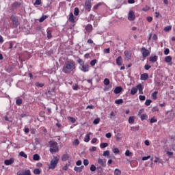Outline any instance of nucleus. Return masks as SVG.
<instances>
[{
	"instance_id": "nucleus-15",
	"label": "nucleus",
	"mask_w": 175,
	"mask_h": 175,
	"mask_svg": "<svg viewBox=\"0 0 175 175\" xmlns=\"http://www.w3.org/2000/svg\"><path fill=\"white\" fill-rule=\"evenodd\" d=\"M83 169H84V165H81V167H75L74 170L75 172H78L79 173L83 172Z\"/></svg>"
},
{
	"instance_id": "nucleus-27",
	"label": "nucleus",
	"mask_w": 175,
	"mask_h": 175,
	"mask_svg": "<svg viewBox=\"0 0 175 175\" xmlns=\"http://www.w3.org/2000/svg\"><path fill=\"white\" fill-rule=\"evenodd\" d=\"M135 122V117L130 116L129 118V124H134Z\"/></svg>"
},
{
	"instance_id": "nucleus-61",
	"label": "nucleus",
	"mask_w": 175,
	"mask_h": 175,
	"mask_svg": "<svg viewBox=\"0 0 175 175\" xmlns=\"http://www.w3.org/2000/svg\"><path fill=\"white\" fill-rule=\"evenodd\" d=\"M105 137H107V139H110V137H111V133H108L105 135Z\"/></svg>"
},
{
	"instance_id": "nucleus-63",
	"label": "nucleus",
	"mask_w": 175,
	"mask_h": 175,
	"mask_svg": "<svg viewBox=\"0 0 175 175\" xmlns=\"http://www.w3.org/2000/svg\"><path fill=\"white\" fill-rule=\"evenodd\" d=\"M146 20H147V21H148V23H151V21H152V17H151V16H148V17L146 18Z\"/></svg>"
},
{
	"instance_id": "nucleus-53",
	"label": "nucleus",
	"mask_w": 175,
	"mask_h": 175,
	"mask_svg": "<svg viewBox=\"0 0 175 175\" xmlns=\"http://www.w3.org/2000/svg\"><path fill=\"white\" fill-rule=\"evenodd\" d=\"M113 152L114 154H118L120 152V149H118V148H116L113 149Z\"/></svg>"
},
{
	"instance_id": "nucleus-14",
	"label": "nucleus",
	"mask_w": 175,
	"mask_h": 175,
	"mask_svg": "<svg viewBox=\"0 0 175 175\" xmlns=\"http://www.w3.org/2000/svg\"><path fill=\"white\" fill-rule=\"evenodd\" d=\"M116 64L117 65H118L119 66H121V65H122V57L121 56H119L117 59H116Z\"/></svg>"
},
{
	"instance_id": "nucleus-37",
	"label": "nucleus",
	"mask_w": 175,
	"mask_h": 175,
	"mask_svg": "<svg viewBox=\"0 0 175 175\" xmlns=\"http://www.w3.org/2000/svg\"><path fill=\"white\" fill-rule=\"evenodd\" d=\"M100 121V119L99 118H97L94 120L93 124H94V125H98Z\"/></svg>"
},
{
	"instance_id": "nucleus-30",
	"label": "nucleus",
	"mask_w": 175,
	"mask_h": 175,
	"mask_svg": "<svg viewBox=\"0 0 175 175\" xmlns=\"http://www.w3.org/2000/svg\"><path fill=\"white\" fill-rule=\"evenodd\" d=\"M68 121H70L72 124H75L76 122V119L73 117L68 116Z\"/></svg>"
},
{
	"instance_id": "nucleus-39",
	"label": "nucleus",
	"mask_w": 175,
	"mask_h": 175,
	"mask_svg": "<svg viewBox=\"0 0 175 175\" xmlns=\"http://www.w3.org/2000/svg\"><path fill=\"white\" fill-rule=\"evenodd\" d=\"M114 175H121V170L116 169L114 171Z\"/></svg>"
},
{
	"instance_id": "nucleus-6",
	"label": "nucleus",
	"mask_w": 175,
	"mask_h": 175,
	"mask_svg": "<svg viewBox=\"0 0 175 175\" xmlns=\"http://www.w3.org/2000/svg\"><path fill=\"white\" fill-rule=\"evenodd\" d=\"M141 52L142 53L144 58H147V57L150 55V51H148L144 47L142 48Z\"/></svg>"
},
{
	"instance_id": "nucleus-25",
	"label": "nucleus",
	"mask_w": 175,
	"mask_h": 175,
	"mask_svg": "<svg viewBox=\"0 0 175 175\" xmlns=\"http://www.w3.org/2000/svg\"><path fill=\"white\" fill-rule=\"evenodd\" d=\"M137 92V88H132L131 90V95H135Z\"/></svg>"
},
{
	"instance_id": "nucleus-58",
	"label": "nucleus",
	"mask_w": 175,
	"mask_h": 175,
	"mask_svg": "<svg viewBox=\"0 0 175 175\" xmlns=\"http://www.w3.org/2000/svg\"><path fill=\"white\" fill-rule=\"evenodd\" d=\"M143 12H147L148 10H150V7L146 6L145 8H142Z\"/></svg>"
},
{
	"instance_id": "nucleus-33",
	"label": "nucleus",
	"mask_w": 175,
	"mask_h": 175,
	"mask_svg": "<svg viewBox=\"0 0 175 175\" xmlns=\"http://www.w3.org/2000/svg\"><path fill=\"white\" fill-rule=\"evenodd\" d=\"M147 118H148V116H147V114H142L141 116L142 121H144V120H147Z\"/></svg>"
},
{
	"instance_id": "nucleus-38",
	"label": "nucleus",
	"mask_w": 175,
	"mask_h": 175,
	"mask_svg": "<svg viewBox=\"0 0 175 175\" xmlns=\"http://www.w3.org/2000/svg\"><path fill=\"white\" fill-rule=\"evenodd\" d=\"M12 24H13V26L16 28L18 26V21L15 20L14 21H12Z\"/></svg>"
},
{
	"instance_id": "nucleus-31",
	"label": "nucleus",
	"mask_w": 175,
	"mask_h": 175,
	"mask_svg": "<svg viewBox=\"0 0 175 175\" xmlns=\"http://www.w3.org/2000/svg\"><path fill=\"white\" fill-rule=\"evenodd\" d=\"M108 146H109V144L107 143H101L100 144V148H106V147H108Z\"/></svg>"
},
{
	"instance_id": "nucleus-43",
	"label": "nucleus",
	"mask_w": 175,
	"mask_h": 175,
	"mask_svg": "<svg viewBox=\"0 0 175 175\" xmlns=\"http://www.w3.org/2000/svg\"><path fill=\"white\" fill-rule=\"evenodd\" d=\"M139 126H133L131 128V131H132L133 132H135V131H139Z\"/></svg>"
},
{
	"instance_id": "nucleus-23",
	"label": "nucleus",
	"mask_w": 175,
	"mask_h": 175,
	"mask_svg": "<svg viewBox=\"0 0 175 175\" xmlns=\"http://www.w3.org/2000/svg\"><path fill=\"white\" fill-rule=\"evenodd\" d=\"M23 104V99L21 98H18L16 100V105H17V106H21V105Z\"/></svg>"
},
{
	"instance_id": "nucleus-56",
	"label": "nucleus",
	"mask_w": 175,
	"mask_h": 175,
	"mask_svg": "<svg viewBox=\"0 0 175 175\" xmlns=\"http://www.w3.org/2000/svg\"><path fill=\"white\" fill-rule=\"evenodd\" d=\"M169 53H170V50H169V49L167 48L166 49H165L164 51L165 55H168Z\"/></svg>"
},
{
	"instance_id": "nucleus-29",
	"label": "nucleus",
	"mask_w": 175,
	"mask_h": 175,
	"mask_svg": "<svg viewBox=\"0 0 175 175\" xmlns=\"http://www.w3.org/2000/svg\"><path fill=\"white\" fill-rule=\"evenodd\" d=\"M19 155L20 157H22L23 158H28V155H27V154H25V152H24V151H21L20 153H19Z\"/></svg>"
},
{
	"instance_id": "nucleus-21",
	"label": "nucleus",
	"mask_w": 175,
	"mask_h": 175,
	"mask_svg": "<svg viewBox=\"0 0 175 175\" xmlns=\"http://www.w3.org/2000/svg\"><path fill=\"white\" fill-rule=\"evenodd\" d=\"M90 135H91V133H90L89 134H87L85 136V138H84V142H85V143H88V142H90Z\"/></svg>"
},
{
	"instance_id": "nucleus-35",
	"label": "nucleus",
	"mask_w": 175,
	"mask_h": 175,
	"mask_svg": "<svg viewBox=\"0 0 175 175\" xmlns=\"http://www.w3.org/2000/svg\"><path fill=\"white\" fill-rule=\"evenodd\" d=\"M104 84L105 85H109V84H110V80L107 78H105L104 79Z\"/></svg>"
},
{
	"instance_id": "nucleus-1",
	"label": "nucleus",
	"mask_w": 175,
	"mask_h": 175,
	"mask_svg": "<svg viewBox=\"0 0 175 175\" xmlns=\"http://www.w3.org/2000/svg\"><path fill=\"white\" fill-rule=\"evenodd\" d=\"M76 69V64L73 61H67L65 62L62 71L64 73H70V72H73Z\"/></svg>"
},
{
	"instance_id": "nucleus-45",
	"label": "nucleus",
	"mask_w": 175,
	"mask_h": 175,
	"mask_svg": "<svg viewBox=\"0 0 175 175\" xmlns=\"http://www.w3.org/2000/svg\"><path fill=\"white\" fill-rule=\"evenodd\" d=\"M103 157H109L110 155V151L106 150L103 152Z\"/></svg>"
},
{
	"instance_id": "nucleus-26",
	"label": "nucleus",
	"mask_w": 175,
	"mask_h": 175,
	"mask_svg": "<svg viewBox=\"0 0 175 175\" xmlns=\"http://www.w3.org/2000/svg\"><path fill=\"white\" fill-rule=\"evenodd\" d=\"M33 161H39L40 159V156L38 154H33Z\"/></svg>"
},
{
	"instance_id": "nucleus-60",
	"label": "nucleus",
	"mask_w": 175,
	"mask_h": 175,
	"mask_svg": "<svg viewBox=\"0 0 175 175\" xmlns=\"http://www.w3.org/2000/svg\"><path fill=\"white\" fill-rule=\"evenodd\" d=\"M86 109H91L92 110H94L95 107H94V105H88Z\"/></svg>"
},
{
	"instance_id": "nucleus-55",
	"label": "nucleus",
	"mask_w": 175,
	"mask_h": 175,
	"mask_svg": "<svg viewBox=\"0 0 175 175\" xmlns=\"http://www.w3.org/2000/svg\"><path fill=\"white\" fill-rule=\"evenodd\" d=\"M139 100H146V96L139 95Z\"/></svg>"
},
{
	"instance_id": "nucleus-50",
	"label": "nucleus",
	"mask_w": 175,
	"mask_h": 175,
	"mask_svg": "<svg viewBox=\"0 0 175 175\" xmlns=\"http://www.w3.org/2000/svg\"><path fill=\"white\" fill-rule=\"evenodd\" d=\"M104 54H110V48L104 49Z\"/></svg>"
},
{
	"instance_id": "nucleus-10",
	"label": "nucleus",
	"mask_w": 175,
	"mask_h": 175,
	"mask_svg": "<svg viewBox=\"0 0 175 175\" xmlns=\"http://www.w3.org/2000/svg\"><path fill=\"white\" fill-rule=\"evenodd\" d=\"M172 56H166L165 57V62L167 63V64H169V65L170 66H172V65H173V62H172Z\"/></svg>"
},
{
	"instance_id": "nucleus-41",
	"label": "nucleus",
	"mask_w": 175,
	"mask_h": 175,
	"mask_svg": "<svg viewBox=\"0 0 175 175\" xmlns=\"http://www.w3.org/2000/svg\"><path fill=\"white\" fill-rule=\"evenodd\" d=\"M72 144L73 146H79V144H80V141H79V139H77L72 142Z\"/></svg>"
},
{
	"instance_id": "nucleus-28",
	"label": "nucleus",
	"mask_w": 175,
	"mask_h": 175,
	"mask_svg": "<svg viewBox=\"0 0 175 175\" xmlns=\"http://www.w3.org/2000/svg\"><path fill=\"white\" fill-rule=\"evenodd\" d=\"M157 95H158V92H154L152 94V98L154 100H157V99L158 98V97L157 96Z\"/></svg>"
},
{
	"instance_id": "nucleus-52",
	"label": "nucleus",
	"mask_w": 175,
	"mask_h": 175,
	"mask_svg": "<svg viewBox=\"0 0 175 175\" xmlns=\"http://www.w3.org/2000/svg\"><path fill=\"white\" fill-rule=\"evenodd\" d=\"M158 121L155 117H153L150 119V124H154V122H157Z\"/></svg>"
},
{
	"instance_id": "nucleus-12",
	"label": "nucleus",
	"mask_w": 175,
	"mask_h": 175,
	"mask_svg": "<svg viewBox=\"0 0 175 175\" xmlns=\"http://www.w3.org/2000/svg\"><path fill=\"white\" fill-rule=\"evenodd\" d=\"M98 165H100L103 167H105L106 166V161H103V159H98Z\"/></svg>"
},
{
	"instance_id": "nucleus-42",
	"label": "nucleus",
	"mask_w": 175,
	"mask_h": 175,
	"mask_svg": "<svg viewBox=\"0 0 175 175\" xmlns=\"http://www.w3.org/2000/svg\"><path fill=\"white\" fill-rule=\"evenodd\" d=\"M53 36L51 35V30H47V38L48 39H51Z\"/></svg>"
},
{
	"instance_id": "nucleus-16",
	"label": "nucleus",
	"mask_w": 175,
	"mask_h": 175,
	"mask_svg": "<svg viewBox=\"0 0 175 175\" xmlns=\"http://www.w3.org/2000/svg\"><path fill=\"white\" fill-rule=\"evenodd\" d=\"M68 21H70V23H75V16L73 15L72 12L70 13Z\"/></svg>"
},
{
	"instance_id": "nucleus-24",
	"label": "nucleus",
	"mask_w": 175,
	"mask_h": 175,
	"mask_svg": "<svg viewBox=\"0 0 175 175\" xmlns=\"http://www.w3.org/2000/svg\"><path fill=\"white\" fill-rule=\"evenodd\" d=\"M85 29H86V31H88V32H91V31H92V26L91 25L88 24L85 27Z\"/></svg>"
},
{
	"instance_id": "nucleus-40",
	"label": "nucleus",
	"mask_w": 175,
	"mask_h": 175,
	"mask_svg": "<svg viewBox=\"0 0 175 175\" xmlns=\"http://www.w3.org/2000/svg\"><path fill=\"white\" fill-rule=\"evenodd\" d=\"M34 174H40V170L39 168H36L33 170Z\"/></svg>"
},
{
	"instance_id": "nucleus-47",
	"label": "nucleus",
	"mask_w": 175,
	"mask_h": 175,
	"mask_svg": "<svg viewBox=\"0 0 175 175\" xmlns=\"http://www.w3.org/2000/svg\"><path fill=\"white\" fill-rule=\"evenodd\" d=\"M96 59H93L90 62V65L91 66H95V65L96 64Z\"/></svg>"
},
{
	"instance_id": "nucleus-32",
	"label": "nucleus",
	"mask_w": 175,
	"mask_h": 175,
	"mask_svg": "<svg viewBox=\"0 0 175 175\" xmlns=\"http://www.w3.org/2000/svg\"><path fill=\"white\" fill-rule=\"evenodd\" d=\"M79 13H80V10H79V8H75L74 10L75 16H79Z\"/></svg>"
},
{
	"instance_id": "nucleus-34",
	"label": "nucleus",
	"mask_w": 175,
	"mask_h": 175,
	"mask_svg": "<svg viewBox=\"0 0 175 175\" xmlns=\"http://www.w3.org/2000/svg\"><path fill=\"white\" fill-rule=\"evenodd\" d=\"M39 5H42V0H36L34 6H39Z\"/></svg>"
},
{
	"instance_id": "nucleus-3",
	"label": "nucleus",
	"mask_w": 175,
	"mask_h": 175,
	"mask_svg": "<svg viewBox=\"0 0 175 175\" xmlns=\"http://www.w3.org/2000/svg\"><path fill=\"white\" fill-rule=\"evenodd\" d=\"M50 149L49 151L51 154H55V152H58L59 151V148H58V143L54 141L49 142Z\"/></svg>"
},
{
	"instance_id": "nucleus-64",
	"label": "nucleus",
	"mask_w": 175,
	"mask_h": 175,
	"mask_svg": "<svg viewBox=\"0 0 175 175\" xmlns=\"http://www.w3.org/2000/svg\"><path fill=\"white\" fill-rule=\"evenodd\" d=\"M167 154L168 155V157H173V152H167Z\"/></svg>"
},
{
	"instance_id": "nucleus-8",
	"label": "nucleus",
	"mask_w": 175,
	"mask_h": 175,
	"mask_svg": "<svg viewBox=\"0 0 175 175\" xmlns=\"http://www.w3.org/2000/svg\"><path fill=\"white\" fill-rule=\"evenodd\" d=\"M4 163L6 165V166H9V165H13V163H14V159L11 158L10 159H6L4 161Z\"/></svg>"
},
{
	"instance_id": "nucleus-54",
	"label": "nucleus",
	"mask_w": 175,
	"mask_h": 175,
	"mask_svg": "<svg viewBox=\"0 0 175 175\" xmlns=\"http://www.w3.org/2000/svg\"><path fill=\"white\" fill-rule=\"evenodd\" d=\"M36 87L42 88V87H44V83H39V82H36Z\"/></svg>"
},
{
	"instance_id": "nucleus-7",
	"label": "nucleus",
	"mask_w": 175,
	"mask_h": 175,
	"mask_svg": "<svg viewBox=\"0 0 175 175\" xmlns=\"http://www.w3.org/2000/svg\"><path fill=\"white\" fill-rule=\"evenodd\" d=\"M85 9H86V10H88V12H91V8H92V4H91L90 1H87L85 3Z\"/></svg>"
},
{
	"instance_id": "nucleus-36",
	"label": "nucleus",
	"mask_w": 175,
	"mask_h": 175,
	"mask_svg": "<svg viewBox=\"0 0 175 175\" xmlns=\"http://www.w3.org/2000/svg\"><path fill=\"white\" fill-rule=\"evenodd\" d=\"M164 31H165V32H169V31H172V26H170V25L166 26L164 28Z\"/></svg>"
},
{
	"instance_id": "nucleus-49",
	"label": "nucleus",
	"mask_w": 175,
	"mask_h": 175,
	"mask_svg": "<svg viewBox=\"0 0 175 175\" xmlns=\"http://www.w3.org/2000/svg\"><path fill=\"white\" fill-rule=\"evenodd\" d=\"M90 170L91 172H95V170H96V167L94 165H92L90 166Z\"/></svg>"
},
{
	"instance_id": "nucleus-62",
	"label": "nucleus",
	"mask_w": 175,
	"mask_h": 175,
	"mask_svg": "<svg viewBox=\"0 0 175 175\" xmlns=\"http://www.w3.org/2000/svg\"><path fill=\"white\" fill-rule=\"evenodd\" d=\"M81 163H82V162H81V160H79V161H77L76 162L77 166H81Z\"/></svg>"
},
{
	"instance_id": "nucleus-2",
	"label": "nucleus",
	"mask_w": 175,
	"mask_h": 175,
	"mask_svg": "<svg viewBox=\"0 0 175 175\" xmlns=\"http://www.w3.org/2000/svg\"><path fill=\"white\" fill-rule=\"evenodd\" d=\"M78 64H79V69L81 72H90V64L87 63H84V61L81 59H78Z\"/></svg>"
},
{
	"instance_id": "nucleus-22",
	"label": "nucleus",
	"mask_w": 175,
	"mask_h": 175,
	"mask_svg": "<svg viewBox=\"0 0 175 175\" xmlns=\"http://www.w3.org/2000/svg\"><path fill=\"white\" fill-rule=\"evenodd\" d=\"M115 103L116 105H122V103H124V100H122V98L116 100Z\"/></svg>"
},
{
	"instance_id": "nucleus-46",
	"label": "nucleus",
	"mask_w": 175,
	"mask_h": 175,
	"mask_svg": "<svg viewBox=\"0 0 175 175\" xmlns=\"http://www.w3.org/2000/svg\"><path fill=\"white\" fill-rule=\"evenodd\" d=\"M131 155H132V152H131V151H129V150H126L125 152L126 157H131Z\"/></svg>"
},
{
	"instance_id": "nucleus-48",
	"label": "nucleus",
	"mask_w": 175,
	"mask_h": 175,
	"mask_svg": "<svg viewBox=\"0 0 175 175\" xmlns=\"http://www.w3.org/2000/svg\"><path fill=\"white\" fill-rule=\"evenodd\" d=\"M152 103V101L151 100H146L145 102V105L146 106H150V105H151Z\"/></svg>"
},
{
	"instance_id": "nucleus-4",
	"label": "nucleus",
	"mask_w": 175,
	"mask_h": 175,
	"mask_svg": "<svg viewBox=\"0 0 175 175\" xmlns=\"http://www.w3.org/2000/svg\"><path fill=\"white\" fill-rule=\"evenodd\" d=\"M58 162H59V159L57 157H54L53 159L51 161V164L49 167V169H55V167H57V165H58Z\"/></svg>"
},
{
	"instance_id": "nucleus-44",
	"label": "nucleus",
	"mask_w": 175,
	"mask_h": 175,
	"mask_svg": "<svg viewBox=\"0 0 175 175\" xmlns=\"http://www.w3.org/2000/svg\"><path fill=\"white\" fill-rule=\"evenodd\" d=\"M46 18H47V16H42L39 19V22H40V23H43V21H44V20H46Z\"/></svg>"
},
{
	"instance_id": "nucleus-5",
	"label": "nucleus",
	"mask_w": 175,
	"mask_h": 175,
	"mask_svg": "<svg viewBox=\"0 0 175 175\" xmlns=\"http://www.w3.org/2000/svg\"><path fill=\"white\" fill-rule=\"evenodd\" d=\"M135 18H136V15H135V12L133 10H130L128 14V20L129 21H135Z\"/></svg>"
},
{
	"instance_id": "nucleus-11",
	"label": "nucleus",
	"mask_w": 175,
	"mask_h": 175,
	"mask_svg": "<svg viewBox=\"0 0 175 175\" xmlns=\"http://www.w3.org/2000/svg\"><path fill=\"white\" fill-rule=\"evenodd\" d=\"M122 92V87L121 86H118L115 88V90H113L114 94H120V92Z\"/></svg>"
},
{
	"instance_id": "nucleus-57",
	"label": "nucleus",
	"mask_w": 175,
	"mask_h": 175,
	"mask_svg": "<svg viewBox=\"0 0 175 175\" xmlns=\"http://www.w3.org/2000/svg\"><path fill=\"white\" fill-rule=\"evenodd\" d=\"M151 158V156H147V157H142V161H147Z\"/></svg>"
},
{
	"instance_id": "nucleus-59",
	"label": "nucleus",
	"mask_w": 175,
	"mask_h": 175,
	"mask_svg": "<svg viewBox=\"0 0 175 175\" xmlns=\"http://www.w3.org/2000/svg\"><path fill=\"white\" fill-rule=\"evenodd\" d=\"M150 68H151V66L148 65V64H146L144 66V69L146 70H148V69H150Z\"/></svg>"
},
{
	"instance_id": "nucleus-13",
	"label": "nucleus",
	"mask_w": 175,
	"mask_h": 175,
	"mask_svg": "<svg viewBox=\"0 0 175 175\" xmlns=\"http://www.w3.org/2000/svg\"><path fill=\"white\" fill-rule=\"evenodd\" d=\"M149 61L150 62H152L154 64V62H157V61H158V56L157 55H154V56H151L150 58H149Z\"/></svg>"
},
{
	"instance_id": "nucleus-51",
	"label": "nucleus",
	"mask_w": 175,
	"mask_h": 175,
	"mask_svg": "<svg viewBox=\"0 0 175 175\" xmlns=\"http://www.w3.org/2000/svg\"><path fill=\"white\" fill-rule=\"evenodd\" d=\"M89 163H90V161H88V159H84L83 160V165L85 166H88Z\"/></svg>"
},
{
	"instance_id": "nucleus-18",
	"label": "nucleus",
	"mask_w": 175,
	"mask_h": 175,
	"mask_svg": "<svg viewBox=\"0 0 175 175\" xmlns=\"http://www.w3.org/2000/svg\"><path fill=\"white\" fill-rule=\"evenodd\" d=\"M68 159H69V154H65L62 155V161H63V162H66V161H68Z\"/></svg>"
},
{
	"instance_id": "nucleus-20",
	"label": "nucleus",
	"mask_w": 175,
	"mask_h": 175,
	"mask_svg": "<svg viewBox=\"0 0 175 175\" xmlns=\"http://www.w3.org/2000/svg\"><path fill=\"white\" fill-rule=\"evenodd\" d=\"M19 175H31V170H25V172L19 174Z\"/></svg>"
},
{
	"instance_id": "nucleus-9",
	"label": "nucleus",
	"mask_w": 175,
	"mask_h": 175,
	"mask_svg": "<svg viewBox=\"0 0 175 175\" xmlns=\"http://www.w3.org/2000/svg\"><path fill=\"white\" fill-rule=\"evenodd\" d=\"M124 55L126 61H129L132 57V53L130 51H124Z\"/></svg>"
},
{
	"instance_id": "nucleus-17",
	"label": "nucleus",
	"mask_w": 175,
	"mask_h": 175,
	"mask_svg": "<svg viewBox=\"0 0 175 175\" xmlns=\"http://www.w3.org/2000/svg\"><path fill=\"white\" fill-rule=\"evenodd\" d=\"M140 79H141V80H144V81L147 80V79H148V74H147V73L142 74Z\"/></svg>"
},
{
	"instance_id": "nucleus-19",
	"label": "nucleus",
	"mask_w": 175,
	"mask_h": 175,
	"mask_svg": "<svg viewBox=\"0 0 175 175\" xmlns=\"http://www.w3.org/2000/svg\"><path fill=\"white\" fill-rule=\"evenodd\" d=\"M137 90H139V94H143V85L142 84H138L137 85Z\"/></svg>"
}]
</instances>
